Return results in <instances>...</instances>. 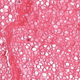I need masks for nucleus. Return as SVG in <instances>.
<instances>
[{"label": "nucleus", "mask_w": 80, "mask_h": 80, "mask_svg": "<svg viewBox=\"0 0 80 80\" xmlns=\"http://www.w3.org/2000/svg\"><path fill=\"white\" fill-rule=\"evenodd\" d=\"M28 41H30V40H28Z\"/></svg>", "instance_id": "2"}, {"label": "nucleus", "mask_w": 80, "mask_h": 80, "mask_svg": "<svg viewBox=\"0 0 80 80\" xmlns=\"http://www.w3.org/2000/svg\"><path fill=\"white\" fill-rule=\"evenodd\" d=\"M19 3H20V1H19V2H18Z\"/></svg>", "instance_id": "1"}]
</instances>
